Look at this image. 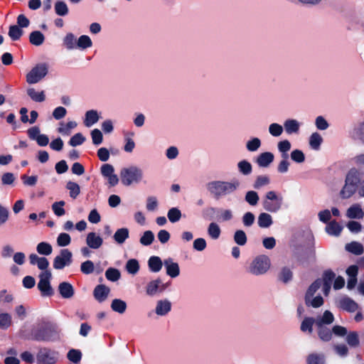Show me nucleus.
Wrapping results in <instances>:
<instances>
[{
  "instance_id": "obj_63",
  "label": "nucleus",
  "mask_w": 364,
  "mask_h": 364,
  "mask_svg": "<svg viewBox=\"0 0 364 364\" xmlns=\"http://www.w3.org/2000/svg\"><path fill=\"white\" fill-rule=\"evenodd\" d=\"M106 278L112 282L117 281L120 277V272L114 268H109L105 272Z\"/></svg>"
},
{
  "instance_id": "obj_39",
  "label": "nucleus",
  "mask_w": 364,
  "mask_h": 364,
  "mask_svg": "<svg viewBox=\"0 0 364 364\" xmlns=\"http://www.w3.org/2000/svg\"><path fill=\"white\" fill-rule=\"evenodd\" d=\"M292 276L291 270L289 267H284L280 269L278 274V279L283 283H287L291 280Z\"/></svg>"
},
{
  "instance_id": "obj_9",
  "label": "nucleus",
  "mask_w": 364,
  "mask_h": 364,
  "mask_svg": "<svg viewBox=\"0 0 364 364\" xmlns=\"http://www.w3.org/2000/svg\"><path fill=\"white\" fill-rule=\"evenodd\" d=\"M49 66L46 63L36 64L26 74V82L28 84H36L41 81L48 73Z\"/></svg>"
},
{
  "instance_id": "obj_59",
  "label": "nucleus",
  "mask_w": 364,
  "mask_h": 364,
  "mask_svg": "<svg viewBox=\"0 0 364 364\" xmlns=\"http://www.w3.org/2000/svg\"><path fill=\"white\" fill-rule=\"evenodd\" d=\"M23 34V31L18 26H11L9 36L13 41L18 40Z\"/></svg>"
},
{
  "instance_id": "obj_14",
  "label": "nucleus",
  "mask_w": 364,
  "mask_h": 364,
  "mask_svg": "<svg viewBox=\"0 0 364 364\" xmlns=\"http://www.w3.org/2000/svg\"><path fill=\"white\" fill-rule=\"evenodd\" d=\"M164 266L166 273L171 278H176L180 274V267L178 262H175L172 258H166L164 260Z\"/></svg>"
},
{
  "instance_id": "obj_32",
  "label": "nucleus",
  "mask_w": 364,
  "mask_h": 364,
  "mask_svg": "<svg viewBox=\"0 0 364 364\" xmlns=\"http://www.w3.org/2000/svg\"><path fill=\"white\" fill-rule=\"evenodd\" d=\"M77 124L75 121H69L67 123H60V127L58 128V132L65 136L70 134L71 130L77 127Z\"/></svg>"
},
{
  "instance_id": "obj_25",
  "label": "nucleus",
  "mask_w": 364,
  "mask_h": 364,
  "mask_svg": "<svg viewBox=\"0 0 364 364\" xmlns=\"http://www.w3.org/2000/svg\"><path fill=\"white\" fill-rule=\"evenodd\" d=\"M28 97L36 102H42L46 100V94L43 90H36L33 87H29L26 90Z\"/></svg>"
},
{
  "instance_id": "obj_11",
  "label": "nucleus",
  "mask_w": 364,
  "mask_h": 364,
  "mask_svg": "<svg viewBox=\"0 0 364 364\" xmlns=\"http://www.w3.org/2000/svg\"><path fill=\"white\" fill-rule=\"evenodd\" d=\"M51 276V272L49 270L42 272L39 275L40 280L38 284V288L43 296H50L53 293L50 284Z\"/></svg>"
},
{
  "instance_id": "obj_20",
  "label": "nucleus",
  "mask_w": 364,
  "mask_h": 364,
  "mask_svg": "<svg viewBox=\"0 0 364 364\" xmlns=\"http://www.w3.org/2000/svg\"><path fill=\"white\" fill-rule=\"evenodd\" d=\"M274 156L272 153L266 151L258 155L256 163L259 167H268L274 161Z\"/></svg>"
},
{
  "instance_id": "obj_51",
  "label": "nucleus",
  "mask_w": 364,
  "mask_h": 364,
  "mask_svg": "<svg viewBox=\"0 0 364 364\" xmlns=\"http://www.w3.org/2000/svg\"><path fill=\"white\" fill-rule=\"evenodd\" d=\"M218 220L221 222L231 220L233 218V212L230 209H220Z\"/></svg>"
},
{
  "instance_id": "obj_24",
  "label": "nucleus",
  "mask_w": 364,
  "mask_h": 364,
  "mask_svg": "<svg viewBox=\"0 0 364 364\" xmlns=\"http://www.w3.org/2000/svg\"><path fill=\"white\" fill-rule=\"evenodd\" d=\"M323 143V137L318 132H313L309 138V144L311 149L318 151Z\"/></svg>"
},
{
  "instance_id": "obj_60",
  "label": "nucleus",
  "mask_w": 364,
  "mask_h": 364,
  "mask_svg": "<svg viewBox=\"0 0 364 364\" xmlns=\"http://www.w3.org/2000/svg\"><path fill=\"white\" fill-rule=\"evenodd\" d=\"M15 180L16 177L14 174L10 172L4 173L1 176V181L4 186H12Z\"/></svg>"
},
{
  "instance_id": "obj_47",
  "label": "nucleus",
  "mask_w": 364,
  "mask_h": 364,
  "mask_svg": "<svg viewBox=\"0 0 364 364\" xmlns=\"http://www.w3.org/2000/svg\"><path fill=\"white\" fill-rule=\"evenodd\" d=\"M268 132L271 136L274 137H279L282 134L284 128L282 125L274 122L269 125Z\"/></svg>"
},
{
  "instance_id": "obj_44",
  "label": "nucleus",
  "mask_w": 364,
  "mask_h": 364,
  "mask_svg": "<svg viewBox=\"0 0 364 364\" xmlns=\"http://www.w3.org/2000/svg\"><path fill=\"white\" fill-rule=\"evenodd\" d=\"M167 217L171 223H175L181 220L182 213L178 208H171L167 213Z\"/></svg>"
},
{
  "instance_id": "obj_30",
  "label": "nucleus",
  "mask_w": 364,
  "mask_h": 364,
  "mask_svg": "<svg viewBox=\"0 0 364 364\" xmlns=\"http://www.w3.org/2000/svg\"><path fill=\"white\" fill-rule=\"evenodd\" d=\"M314 324L316 325V319L312 317H305L301 321L300 329L304 333L311 334Z\"/></svg>"
},
{
  "instance_id": "obj_56",
  "label": "nucleus",
  "mask_w": 364,
  "mask_h": 364,
  "mask_svg": "<svg viewBox=\"0 0 364 364\" xmlns=\"http://www.w3.org/2000/svg\"><path fill=\"white\" fill-rule=\"evenodd\" d=\"M55 11L59 16H65L68 13V8L64 1H58L55 4Z\"/></svg>"
},
{
  "instance_id": "obj_15",
  "label": "nucleus",
  "mask_w": 364,
  "mask_h": 364,
  "mask_svg": "<svg viewBox=\"0 0 364 364\" xmlns=\"http://www.w3.org/2000/svg\"><path fill=\"white\" fill-rule=\"evenodd\" d=\"M337 306L349 312H354L358 309V305L348 296H341L336 301Z\"/></svg>"
},
{
  "instance_id": "obj_16",
  "label": "nucleus",
  "mask_w": 364,
  "mask_h": 364,
  "mask_svg": "<svg viewBox=\"0 0 364 364\" xmlns=\"http://www.w3.org/2000/svg\"><path fill=\"white\" fill-rule=\"evenodd\" d=\"M283 128L288 135L298 134L301 128V123L295 119H287L284 122Z\"/></svg>"
},
{
  "instance_id": "obj_52",
  "label": "nucleus",
  "mask_w": 364,
  "mask_h": 364,
  "mask_svg": "<svg viewBox=\"0 0 364 364\" xmlns=\"http://www.w3.org/2000/svg\"><path fill=\"white\" fill-rule=\"evenodd\" d=\"M154 240V235L151 230L145 231L140 237L139 242L144 246H149L152 244Z\"/></svg>"
},
{
  "instance_id": "obj_3",
  "label": "nucleus",
  "mask_w": 364,
  "mask_h": 364,
  "mask_svg": "<svg viewBox=\"0 0 364 364\" xmlns=\"http://www.w3.org/2000/svg\"><path fill=\"white\" fill-rule=\"evenodd\" d=\"M362 178V173L355 168L350 169L346 175L345 181L338 195L343 199L351 198L356 192L358 193V184Z\"/></svg>"
},
{
  "instance_id": "obj_48",
  "label": "nucleus",
  "mask_w": 364,
  "mask_h": 364,
  "mask_svg": "<svg viewBox=\"0 0 364 364\" xmlns=\"http://www.w3.org/2000/svg\"><path fill=\"white\" fill-rule=\"evenodd\" d=\"M126 270L130 274L134 275L139 270V262L135 259H129L125 266Z\"/></svg>"
},
{
  "instance_id": "obj_41",
  "label": "nucleus",
  "mask_w": 364,
  "mask_h": 364,
  "mask_svg": "<svg viewBox=\"0 0 364 364\" xmlns=\"http://www.w3.org/2000/svg\"><path fill=\"white\" fill-rule=\"evenodd\" d=\"M12 324V317L9 313L0 312V328L7 329Z\"/></svg>"
},
{
  "instance_id": "obj_50",
  "label": "nucleus",
  "mask_w": 364,
  "mask_h": 364,
  "mask_svg": "<svg viewBox=\"0 0 364 364\" xmlns=\"http://www.w3.org/2000/svg\"><path fill=\"white\" fill-rule=\"evenodd\" d=\"M270 183V178L266 175L258 176L254 183L253 187L255 189H259Z\"/></svg>"
},
{
  "instance_id": "obj_31",
  "label": "nucleus",
  "mask_w": 364,
  "mask_h": 364,
  "mask_svg": "<svg viewBox=\"0 0 364 364\" xmlns=\"http://www.w3.org/2000/svg\"><path fill=\"white\" fill-rule=\"evenodd\" d=\"M207 232L211 239L215 240L220 237L221 229L218 223L212 222L208 226Z\"/></svg>"
},
{
  "instance_id": "obj_33",
  "label": "nucleus",
  "mask_w": 364,
  "mask_h": 364,
  "mask_svg": "<svg viewBox=\"0 0 364 364\" xmlns=\"http://www.w3.org/2000/svg\"><path fill=\"white\" fill-rule=\"evenodd\" d=\"M44 40L45 36L41 31H35L31 32L29 35L30 43L33 46H39L42 45Z\"/></svg>"
},
{
  "instance_id": "obj_62",
  "label": "nucleus",
  "mask_w": 364,
  "mask_h": 364,
  "mask_svg": "<svg viewBox=\"0 0 364 364\" xmlns=\"http://www.w3.org/2000/svg\"><path fill=\"white\" fill-rule=\"evenodd\" d=\"M291 159L293 161L301 164L305 161V155L302 151L299 149H294L291 152Z\"/></svg>"
},
{
  "instance_id": "obj_17",
  "label": "nucleus",
  "mask_w": 364,
  "mask_h": 364,
  "mask_svg": "<svg viewBox=\"0 0 364 364\" xmlns=\"http://www.w3.org/2000/svg\"><path fill=\"white\" fill-rule=\"evenodd\" d=\"M86 244L92 249H99L103 244L102 237L95 232L87 233L86 236Z\"/></svg>"
},
{
  "instance_id": "obj_54",
  "label": "nucleus",
  "mask_w": 364,
  "mask_h": 364,
  "mask_svg": "<svg viewBox=\"0 0 364 364\" xmlns=\"http://www.w3.org/2000/svg\"><path fill=\"white\" fill-rule=\"evenodd\" d=\"M65 204V203L63 200L55 202L53 203L52 210L55 215L60 217L65 214V210L63 208Z\"/></svg>"
},
{
  "instance_id": "obj_22",
  "label": "nucleus",
  "mask_w": 364,
  "mask_h": 364,
  "mask_svg": "<svg viewBox=\"0 0 364 364\" xmlns=\"http://www.w3.org/2000/svg\"><path fill=\"white\" fill-rule=\"evenodd\" d=\"M346 216L350 219H361L364 216V212L360 204L355 203L347 209Z\"/></svg>"
},
{
  "instance_id": "obj_64",
  "label": "nucleus",
  "mask_w": 364,
  "mask_h": 364,
  "mask_svg": "<svg viewBox=\"0 0 364 364\" xmlns=\"http://www.w3.org/2000/svg\"><path fill=\"white\" fill-rule=\"evenodd\" d=\"M308 364H324V356L318 354H311L307 358Z\"/></svg>"
},
{
  "instance_id": "obj_42",
  "label": "nucleus",
  "mask_w": 364,
  "mask_h": 364,
  "mask_svg": "<svg viewBox=\"0 0 364 364\" xmlns=\"http://www.w3.org/2000/svg\"><path fill=\"white\" fill-rule=\"evenodd\" d=\"M36 251L42 255H50L53 252L52 246L46 242H41L36 246Z\"/></svg>"
},
{
  "instance_id": "obj_8",
  "label": "nucleus",
  "mask_w": 364,
  "mask_h": 364,
  "mask_svg": "<svg viewBox=\"0 0 364 364\" xmlns=\"http://www.w3.org/2000/svg\"><path fill=\"white\" fill-rule=\"evenodd\" d=\"M143 177L141 168L136 166L123 168L120 171V178L122 184L129 186L133 183H139Z\"/></svg>"
},
{
  "instance_id": "obj_34",
  "label": "nucleus",
  "mask_w": 364,
  "mask_h": 364,
  "mask_svg": "<svg viewBox=\"0 0 364 364\" xmlns=\"http://www.w3.org/2000/svg\"><path fill=\"white\" fill-rule=\"evenodd\" d=\"M92 46V40L87 35L80 36L77 39L76 48H79L81 50H85L87 48H91Z\"/></svg>"
},
{
  "instance_id": "obj_43",
  "label": "nucleus",
  "mask_w": 364,
  "mask_h": 364,
  "mask_svg": "<svg viewBox=\"0 0 364 364\" xmlns=\"http://www.w3.org/2000/svg\"><path fill=\"white\" fill-rule=\"evenodd\" d=\"M66 188L69 191V195L72 198H76L80 193V186L73 181H68L66 183Z\"/></svg>"
},
{
  "instance_id": "obj_2",
  "label": "nucleus",
  "mask_w": 364,
  "mask_h": 364,
  "mask_svg": "<svg viewBox=\"0 0 364 364\" xmlns=\"http://www.w3.org/2000/svg\"><path fill=\"white\" fill-rule=\"evenodd\" d=\"M334 276L332 272H326L323 279H317L311 284L305 296V303L307 306L318 308L323 304V299L318 291L321 289L324 295L328 296Z\"/></svg>"
},
{
  "instance_id": "obj_37",
  "label": "nucleus",
  "mask_w": 364,
  "mask_h": 364,
  "mask_svg": "<svg viewBox=\"0 0 364 364\" xmlns=\"http://www.w3.org/2000/svg\"><path fill=\"white\" fill-rule=\"evenodd\" d=\"M237 166L239 172L242 175L248 176L252 171V166L247 160L240 161Z\"/></svg>"
},
{
  "instance_id": "obj_6",
  "label": "nucleus",
  "mask_w": 364,
  "mask_h": 364,
  "mask_svg": "<svg viewBox=\"0 0 364 364\" xmlns=\"http://www.w3.org/2000/svg\"><path fill=\"white\" fill-rule=\"evenodd\" d=\"M272 267L270 258L265 255L256 256L250 263L247 271L252 275L261 276L267 274Z\"/></svg>"
},
{
  "instance_id": "obj_49",
  "label": "nucleus",
  "mask_w": 364,
  "mask_h": 364,
  "mask_svg": "<svg viewBox=\"0 0 364 364\" xmlns=\"http://www.w3.org/2000/svg\"><path fill=\"white\" fill-rule=\"evenodd\" d=\"M346 341L350 347L356 348L360 344L359 336L355 331L347 333Z\"/></svg>"
},
{
  "instance_id": "obj_21",
  "label": "nucleus",
  "mask_w": 364,
  "mask_h": 364,
  "mask_svg": "<svg viewBox=\"0 0 364 364\" xmlns=\"http://www.w3.org/2000/svg\"><path fill=\"white\" fill-rule=\"evenodd\" d=\"M109 287L103 284L97 285L94 289V296L99 302H102L107 299L109 294Z\"/></svg>"
},
{
  "instance_id": "obj_1",
  "label": "nucleus",
  "mask_w": 364,
  "mask_h": 364,
  "mask_svg": "<svg viewBox=\"0 0 364 364\" xmlns=\"http://www.w3.org/2000/svg\"><path fill=\"white\" fill-rule=\"evenodd\" d=\"M334 276L332 272H326L323 279H317L311 284L305 296V303L307 306L318 308L323 304V299L318 291L321 289L324 295L328 296Z\"/></svg>"
},
{
  "instance_id": "obj_19",
  "label": "nucleus",
  "mask_w": 364,
  "mask_h": 364,
  "mask_svg": "<svg viewBox=\"0 0 364 364\" xmlns=\"http://www.w3.org/2000/svg\"><path fill=\"white\" fill-rule=\"evenodd\" d=\"M171 309V303L168 299H161L156 302L155 312L158 316H164L168 314Z\"/></svg>"
},
{
  "instance_id": "obj_55",
  "label": "nucleus",
  "mask_w": 364,
  "mask_h": 364,
  "mask_svg": "<svg viewBox=\"0 0 364 364\" xmlns=\"http://www.w3.org/2000/svg\"><path fill=\"white\" fill-rule=\"evenodd\" d=\"M245 200L250 205L255 206L259 201V196L255 191H249L246 193Z\"/></svg>"
},
{
  "instance_id": "obj_5",
  "label": "nucleus",
  "mask_w": 364,
  "mask_h": 364,
  "mask_svg": "<svg viewBox=\"0 0 364 364\" xmlns=\"http://www.w3.org/2000/svg\"><path fill=\"white\" fill-rule=\"evenodd\" d=\"M334 321L333 314L326 310L322 316H318L316 318V326L318 331V336L319 338L323 341H329L332 338L333 332L326 326L331 324Z\"/></svg>"
},
{
  "instance_id": "obj_46",
  "label": "nucleus",
  "mask_w": 364,
  "mask_h": 364,
  "mask_svg": "<svg viewBox=\"0 0 364 364\" xmlns=\"http://www.w3.org/2000/svg\"><path fill=\"white\" fill-rule=\"evenodd\" d=\"M346 250L351 253L360 255L363 252V245L358 242H352L346 245Z\"/></svg>"
},
{
  "instance_id": "obj_4",
  "label": "nucleus",
  "mask_w": 364,
  "mask_h": 364,
  "mask_svg": "<svg viewBox=\"0 0 364 364\" xmlns=\"http://www.w3.org/2000/svg\"><path fill=\"white\" fill-rule=\"evenodd\" d=\"M240 186V182L237 178L230 181H213L207 183V190L213 195L220 196L230 194L236 191Z\"/></svg>"
},
{
  "instance_id": "obj_27",
  "label": "nucleus",
  "mask_w": 364,
  "mask_h": 364,
  "mask_svg": "<svg viewBox=\"0 0 364 364\" xmlns=\"http://www.w3.org/2000/svg\"><path fill=\"white\" fill-rule=\"evenodd\" d=\"M148 265L152 272H159L164 265V261L159 257L152 256L148 260Z\"/></svg>"
},
{
  "instance_id": "obj_45",
  "label": "nucleus",
  "mask_w": 364,
  "mask_h": 364,
  "mask_svg": "<svg viewBox=\"0 0 364 364\" xmlns=\"http://www.w3.org/2000/svg\"><path fill=\"white\" fill-rule=\"evenodd\" d=\"M261 144V140L258 137H253L246 142V149L250 152H255L259 149Z\"/></svg>"
},
{
  "instance_id": "obj_61",
  "label": "nucleus",
  "mask_w": 364,
  "mask_h": 364,
  "mask_svg": "<svg viewBox=\"0 0 364 364\" xmlns=\"http://www.w3.org/2000/svg\"><path fill=\"white\" fill-rule=\"evenodd\" d=\"M207 247L206 240L203 237H198L193 240V248L196 251L202 252Z\"/></svg>"
},
{
  "instance_id": "obj_18",
  "label": "nucleus",
  "mask_w": 364,
  "mask_h": 364,
  "mask_svg": "<svg viewBox=\"0 0 364 364\" xmlns=\"http://www.w3.org/2000/svg\"><path fill=\"white\" fill-rule=\"evenodd\" d=\"M101 118V113L95 109H90L85 112L83 119L84 125L86 127H91L96 124Z\"/></svg>"
},
{
  "instance_id": "obj_26",
  "label": "nucleus",
  "mask_w": 364,
  "mask_h": 364,
  "mask_svg": "<svg viewBox=\"0 0 364 364\" xmlns=\"http://www.w3.org/2000/svg\"><path fill=\"white\" fill-rule=\"evenodd\" d=\"M59 292L63 298L70 299L74 295V289L71 284L62 282L58 287Z\"/></svg>"
},
{
  "instance_id": "obj_36",
  "label": "nucleus",
  "mask_w": 364,
  "mask_h": 364,
  "mask_svg": "<svg viewBox=\"0 0 364 364\" xmlns=\"http://www.w3.org/2000/svg\"><path fill=\"white\" fill-rule=\"evenodd\" d=\"M63 45L68 50L76 49L77 38L73 33H68L66 34L63 38Z\"/></svg>"
},
{
  "instance_id": "obj_58",
  "label": "nucleus",
  "mask_w": 364,
  "mask_h": 364,
  "mask_svg": "<svg viewBox=\"0 0 364 364\" xmlns=\"http://www.w3.org/2000/svg\"><path fill=\"white\" fill-rule=\"evenodd\" d=\"M290 166V162L288 160V157H282V160L279 162L277 165V171L279 173H286L289 171Z\"/></svg>"
},
{
  "instance_id": "obj_29",
  "label": "nucleus",
  "mask_w": 364,
  "mask_h": 364,
  "mask_svg": "<svg viewBox=\"0 0 364 364\" xmlns=\"http://www.w3.org/2000/svg\"><path fill=\"white\" fill-rule=\"evenodd\" d=\"M129 231L127 228H122L118 229L114 234V241L119 245L123 244L125 240L129 237Z\"/></svg>"
},
{
  "instance_id": "obj_13",
  "label": "nucleus",
  "mask_w": 364,
  "mask_h": 364,
  "mask_svg": "<svg viewBox=\"0 0 364 364\" xmlns=\"http://www.w3.org/2000/svg\"><path fill=\"white\" fill-rule=\"evenodd\" d=\"M100 171L102 175L108 181L111 186H116L119 182V178L114 174V169L113 166L109 164H105L101 166Z\"/></svg>"
},
{
  "instance_id": "obj_57",
  "label": "nucleus",
  "mask_w": 364,
  "mask_h": 364,
  "mask_svg": "<svg viewBox=\"0 0 364 364\" xmlns=\"http://www.w3.org/2000/svg\"><path fill=\"white\" fill-rule=\"evenodd\" d=\"M234 241L236 244L243 246L247 243V236L243 230H237L234 234Z\"/></svg>"
},
{
  "instance_id": "obj_7",
  "label": "nucleus",
  "mask_w": 364,
  "mask_h": 364,
  "mask_svg": "<svg viewBox=\"0 0 364 364\" xmlns=\"http://www.w3.org/2000/svg\"><path fill=\"white\" fill-rule=\"evenodd\" d=\"M283 196L274 191H267L262 200L264 209L270 213H277L282 207Z\"/></svg>"
},
{
  "instance_id": "obj_53",
  "label": "nucleus",
  "mask_w": 364,
  "mask_h": 364,
  "mask_svg": "<svg viewBox=\"0 0 364 364\" xmlns=\"http://www.w3.org/2000/svg\"><path fill=\"white\" fill-rule=\"evenodd\" d=\"M56 242L59 247H65L70 244L71 237L68 233L61 232L58 235Z\"/></svg>"
},
{
  "instance_id": "obj_23",
  "label": "nucleus",
  "mask_w": 364,
  "mask_h": 364,
  "mask_svg": "<svg viewBox=\"0 0 364 364\" xmlns=\"http://www.w3.org/2000/svg\"><path fill=\"white\" fill-rule=\"evenodd\" d=\"M134 133L133 132H124V151L127 153H132L135 148V142L133 139Z\"/></svg>"
},
{
  "instance_id": "obj_28",
  "label": "nucleus",
  "mask_w": 364,
  "mask_h": 364,
  "mask_svg": "<svg viewBox=\"0 0 364 364\" xmlns=\"http://www.w3.org/2000/svg\"><path fill=\"white\" fill-rule=\"evenodd\" d=\"M110 306L113 311L117 312L119 314H123L126 311L127 308V303L120 299H113L112 301Z\"/></svg>"
},
{
  "instance_id": "obj_40",
  "label": "nucleus",
  "mask_w": 364,
  "mask_h": 364,
  "mask_svg": "<svg viewBox=\"0 0 364 364\" xmlns=\"http://www.w3.org/2000/svg\"><path fill=\"white\" fill-rule=\"evenodd\" d=\"M291 144L287 139H283L277 143L278 151L281 153L282 157H288V151L291 149Z\"/></svg>"
},
{
  "instance_id": "obj_10",
  "label": "nucleus",
  "mask_w": 364,
  "mask_h": 364,
  "mask_svg": "<svg viewBox=\"0 0 364 364\" xmlns=\"http://www.w3.org/2000/svg\"><path fill=\"white\" fill-rule=\"evenodd\" d=\"M73 254L68 249H62L58 255L53 259V267L55 269H63L67 266H70L73 262Z\"/></svg>"
},
{
  "instance_id": "obj_12",
  "label": "nucleus",
  "mask_w": 364,
  "mask_h": 364,
  "mask_svg": "<svg viewBox=\"0 0 364 364\" xmlns=\"http://www.w3.org/2000/svg\"><path fill=\"white\" fill-rule=\"evenodd\" d=\"M168 287V283L164 284L160 279H156L147 284L146 293L149 296H154L165 291Z\"/></svg>"
},
{
  "instance_id": "obj_35",
  "label": "nucleus",
  "mask_w": 364,
  "mask_h": 364,
  "mask_svg": "<svg viewBox=\"0 0 364 364\" xmlns=\"http://www.w3.org/2000/svg\"><path fill=\"white\" fill-rule=\"evenodd\" d=\"M343 228L336 221L330 222L326 227V231L328 235L338 236L340 235Z\"/></svg>"
},
{
  "instance_id": "obj_38",
  "label": "nucleus",
  "mask_w": 364,
  "mask_h": 364,
  "mask_svg": "<svg viewBox=\"0 0 364 364\" xmlns=\"http://www.w3.org/2000/svg\"><path fill=\"white\" fill-rule=\"evenodd\" d=\"M257 223L260 228H267L272 224V218L269 213H262L259 214Z\"/></svg>"
}]
</instances>
